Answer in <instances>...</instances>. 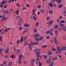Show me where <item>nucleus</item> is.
<instances>
[{
    "instance_id": "obj_1",
    "label": "nucleus",
    "mask_w": 66,
    "mask_h": 66,
    "mask_svg": "<svg viewBox=\"0 0 66 66\" xmlns=\"http://www.w3.org/2000/svg\"><path fill=\"white\" fill-rule=\"evenodd\" d=\"M57 51L56 52L55 54H59L61 52V48L59 47H57Z\"/></svg>"
},
{
    "instance_id": "obj_2",
    "label": "nucleus",
    "mask_w": 66,
    "mask_h": 66,
    "mask_svg": "<svg viewBox=\"0 0 66 66\" xmlns=\"http://www.w3.org/2000/svg\"><path fill=\"white\" fill-rule=\"evenodd\" d=\"M35 52L37 54V56H38V55H40V50L39 49H36V51Z\"/></svg>"
},
{
    "instance_id": "obj_3",
    "label": "nucleus",
    "mask_w": 66,
    "mask_h": 66,
    "mask_svg": "<svg viewBox=\"0 0 66 66\" xmlns=\"http://www.w3.org/2000/svg\"><path fill=\"white\" fill-rule=\"evenodd\" d=\"M40 55H38V56H37V55H36V57H38L37 58V61H38V62H39V60L41 59L42 58V56H39Z\"/></svg>"
},
{
    "instance_id": "obj_4",
    "label": "nucleus",
    "mask_w": 66,
    "mask_h": 66,
    "mask_svg": "<svg viewBox=\"0 0 66 66\" xmlns=\"http://www.w3.org/2000/svg\"><path fill=\"white\" fill-rule=\"evenodd\" d=\"M61 50L62 51H64L65 50H66V47L63 46L61 48Z\"/></svg>"
},
{
    "instance_id": "obj_5",
    "label": "nucleus",
    "mask_w": 66,
    "mask_h": 66,
    "mask_svg": "<svg viewBox=\"0 0 66 66\" xmlns=\"http://www.w3.org/2000/svg\"><path fill=\"white\" fill-rule=\"evenodd\" d=\"M22 57H23V56H22V55L21 54H20L19 56V60H22Z\"/></svg>"
},
{
    "instance_id": "obj_6",
    "label": "nucleus",
    "mask_w": 66,
    "mask_h": 66,
    "mask_svg": "<svg viewBox=\"0 0 66 66\" xmlns=\"http://www.w3.org/2000/svg\"><path fill=\"white\" fill-rule=\"evenodd\" d=\"M24 27H29L30 26V25L28 24L27 23H26L24 24Z\"/></svg>"
},
{
    "instance_id": "obj_7",
    "label": "nucleus",
    "mask_w": 66,
    "mask_h": 66,
    "mask_svg": "<svg viewBox=\"0 0 66 66\" xmlns=\"http://www.w3.org/2000/svg\"><path fill=\"white\" fill-rule=\"evenodd\" d=\"M62 29L64 31L66 32V26H65L62 28Z\"/></svg>"
},
{
    "instance_id": "obj_8",
    "label": "nucleus",
    "mask_w": 66,
    "mask_h": 66,
    "mask_svg": "<svg viewBox=\"0 0 66 66\" xmlns=\"http://www.w3.org/2000/svg\"><path fill=\"white\" fill-rule=\"evenodd\" d=\"M48 55H51V53H52L51 51V50H50V51H49L48 52Z\"/></svg>"
},
{
    "instance_id": "obj_9",
    "label": "nucleus",
    "mask_w": 66,
    "mask_h": 66,
    "mask_svg": "<svg viewBox=\"0 0 66 66\" xmlns=\"http://www.w3.org/2000/svg\"><path fill=\"white\" fill-rule=\"evenodd\" d=\"M53 22V21L52 20L51 21H49V23H48L49 25H50L51 24V23H52Z\"/></svg>"
},
{
    "instance_id": "obj_10",
    "label": "nucleus",
    "mask_w": 66,
    "mask_h": 66,
    "mask_svg": "<svg viewBox=\"0 0 66 66\" xmlns=\"http://www.w3.org/2000/svg\"><path fill=\"white\" fill-rule=\"evenodd\" d=\"M42 57L43 58H45V59H46L47 58L48 56L46 55H44L42 56Z\"/></svg>"
},
{
    "instance_id": "obj_11",
    "label": "nucleus",
    "mask_w": 66,
    "mask_h": 66,
    "mask_svg": "<svg viewBox=\"0 0 66 66\" xmlns=\"http://www.w3.org/2000/svg\"><path fill=\"white\" fill-rule=\"evenodd\" d=\"M48 4L50 6L53 7V5L52 4V3H48Z\"/></svg>"
},
{
    "instance_id": "obj_12",
    "label": "nucleus",
    "mask_w": 66,
    "mask_h": 66,
    "mask_svg": "<svg viewBox=\"0 0 66 66\" xmlns=\"http://www.w3.org/2000/svg\"><path fill=\"white\" fill-rule=\"evenodd\" d=\"M22 22L19 21L18 23L19 26H21L22 24Z\"/></svg>"
},
{
    "instance_id": "obj_13",
    "label": "nucleus",
    "mask_w": 66,
    "mask_h": 66,
    "mask_svg": "<svg viewBox=\"0 0 66 66\" xmlns=\"http://www.w3.org/2000/svg\"><path fill=\"white\" fill-rule=\"evenodd\" d=\"M6 19H7V18H6V17H5L3 18H2V21H4V20H5Z\"/></svg>"
},
{
    "instance_id": "obj_14",
    "label": "nucleus",
    "mask_w": 66,
    "mask_h": 66,
    "mask_svg": "<svg viewBox=\"0 0 66 66\" xmlns=\"http://www.w3.org/2000/svg\"><path fill=\"white\" fill-rule=\"evenodd\" d=\"M51 60L50 59H48L46 61V62L47 63H49L50 62Z\"/></svg>"
},
{
    "instance_id": "obj_15",
    "label": "nucleus",
    "mask_w": 66,
    "mask_h": 66,
    "mask_svg": "<svg viewBox=\"0 0 66 66\" xmlns=\"http://www.w3.org/2000/svg\"><path fill=\"white\" fill-rule=\"evenodd\" d=\"M2 51H3V49L2 48H0V54H2Z\"/></svg>"
},
{
    "instance_id": "obj_16",
    "label": "nucleus",
    "mask_w": 66,
    "mask_h": 66,
    "mask_svg": "<svg viewBox=\"0 0 66 66\" xmlns=\"http://www.w3.org/2000/svg\"><path fill=\"white\" fill-rule=\"evenodd\" d=\"M62 6H63V4H60V5H59V8H61V7H62Z\"/></svg>"
},
{
    "instance_id": "obj_17",
    "label": "nucleus",
    "mask_w": 66,
    "mask_h": 66,
    "mask_svg": "<svg viewBox=\"0 0 66 66\" xmlns=\"http://www.w3.org/2000/svg\"><path fill=\"white\" fill-rule=\"evenodd\" d=\"M9 50V49L7 48L5 51V53H8V51Z\"/></svg>"
},
{
    "instance_id": "obj_18",
    "label": "nucleus",
    "mask_w": 66,
    "mask_h": 66,
    "mask_svg": "<svg viewBox=\"0 0 66 66\" xmlns=\"http://www.w3.org/2000/svg\"><path fill=\"white\" fill-rule=\"evenodd\" d=\"M15 57V56L13 55H12L10 56V58H12V59H14Z\"/></svg>"
},
{
    "instance_id": "obj_19",
    "label": "nucleus",
    "mask_w": 66,
    "mask_h": 66,
    "mask_svg": "<svg viewBox=\"0 0 66 66\" xmlns=\"http://www.w3.org/2000/svg\"><path fill=\"white\" fill-rule=\"evenodd\" d=\"M35 40H36V41H37V42H39V38H36V39H35Z\"/></svg>"
},
{
    "instance_id": "obj_20",
    "label": "nucleus",
    "mask_w": 66,
    "mask_h": 66,
    "mask_svg": "<svg viewBox=\"0 0 66 66\" xmlns=\"http://www.w3.org/2000/svg\"><path fill=\"white\" fill-rule=\"evenodd\" d=\"M57 59V57H54L52 59V60L53 61H54L55 60H56V59Z\"/></svg>"
},
{
    "instance_id": "obj_21",
    "label": "nucleus",
    "mask_w": 66,
    "mask_h": 66,
    "mask_svg": "<svg viewBox=\"0 0 66 66\" xmlns=\"http://www.w3.org/2000/svg\"><path fill=\"white\" fill-rule=\"evenodd\" d=\"M19 21L22 22H23V20H22V18H20V19Z\"/></svg>"
},
{
    "instance_id": "obj_22",
    "label": "nucleus",
    "mask_w": 66,
    "mask_h": 66,
    "mask_svg": "<svg viewBox=\"0 0 66 66\" xmlns=\"http://www.w3.org/2000/svg\"><path fill=\"white\" fill-rule=\"evenodd\" d=\"M52 50H53V51H56V50L54 48H52Z\"/></svg>"
},
{
    "instance_id": "obj_23",
    "label": "nucleus",
    "mask_w": 66,
    "mask_h": 66,
    "mask_svg": "<svg viewBox=\"0 0 66 66\" xmlns=\"http://www.w3.org/2000/svg\"><path fill=\"white\" fill-rule=\"evenodd\" d=\"M40 11H41L42 14H43V13H44V12H45V11H44V10L43 9L41 10Z\"/></svg>"
},
{
    "instance_id": "obj_24",
    "label": "nucleus",
    "mask_w": 66,
    "mask_h": 66,
    "mask_svg": "<svg viewBox=\"0 0 66 66\" xmlns=\"http://www.w3.org/2000/svg\"><path fill=\"white\" fill-rule=\"evenodd\" d=\"M55 1L56 2L57 1V2L58 3H60L61 2V0H55Z\"/></svg>"
},
{
    "instance_id": "obj_25",
    "label": "nucleus",
    "mask_w": 66,
    "mask_h": 66,
    "mask_svg": "<svg viewBox=\"0 0 66 66\" xmlns=\"http://www.w3.org/2000/svg\"><path fill=\"white\" fill-rule=\"evenodd\" d=\"M38 65L39 66H40L42 65V63H41L40 62H39Z\"/></svg>"
},
{
    "instance_id": "obj_26",
    "label": "nucleus",
    "mask_w": 66,
    "mask_h": 66,
    "mask_svg": "<svg viewBox=\"0 0 66 66\" xmlns=\"http://www.w3.org/2000/svg\"><path fill=\"white\" fill-rule=\"evenodd\" d=\"M53 62H52L50 63V66H53Z\"/></svg>"
},
{
    "instance_id": "obj_27",
    "label": "nucleus",
    "mask_w": 66,
    "mask_h": 66,
    "mask_svg": "<svg viewBox=\"0 0 66 66\" xmlns=\"http://www.w3.org/2000/svg\"><path fill=\"white\" fill-rule=\"evenodd\" d=\"M60 22L61 23H64V22H65V21L64 20L60 21Z\"/></svg>"
},
{
    "instance_id": "obj_28",
    "label": "nucleus",
    "mask_w": 66,
    "mask_h": 66,
    "mask_svg": "<svg viewBox=\"0 0 66 66\" xmlns=\"http://www.w3.org/2000/svg\"><path fill=\"white\" fill-rule=\"evenodd\" d=\"M58 28H59V26H58L57 25H56L55 27V29H57Z\"/></svg>"
},
{
    "instance_id": "obj_29",
    "label": "nucleus",
    "mask_w": 66,
    "mask_h": 66,
    "mask_svg": "<svg viewBox=\"0 0 66 66\" xmlns=\"http://www.w3.org/2000/svg\"><path fill=\"white\" fill-rule=\"evenodd\" d=\"M30 45H34V43L33 42H30Z\"/></svg>"
},
{
    "instance_id": "obj_30",
    "label": "nucleus",
    "mask_w": 66,
    "mask_h": 66,
    "mask_svg": "<svg viewBox=\"0 0 66 66\" xmlns=\"http://www.w3.org/2000/svg\"><path fill=\"white\" fill-rule=\"evenodd\" d=\"M12 65V62H10L9 64V66H11Z\"/></svg>"
},
{
    "instance_id": "obj_31",
    "label": "nucleus",
    "mask_w": 66,
    "mask_h": 66,
    "mask_svg": "<svg viewBox=\"0 0 66 66\" xmlns=\"http://www.w3.org/2000/svg\"><path fill=\"white\" fill-rule=\"evenodd\" d=\"M50 17L48 16L46 18V20H49V19H50Z\"/></svg>"
},
{
    "instance_id": "obj_32",
    "label": "nucleus",
    "mask_w": 66,
    "mask_h": 66,
    "mask_svg": "<svg viewBox=\"0 0 66 66\" xmlns=\"http://www.w3.org/2000/svg\"><path fill=\"white\" fill-rule=\"evenodd\" d=\"M55 43L56 44L57 43V39L56 38L55 39Z\"/></svg>"
},
{
    "instance_id": "obj_33",
    "label": "nucleus",
    "mask_w": 66,
    "mask_h": 66,
    "mask_svg": "<svg viewBox=\"0 0 66 66\" xmlns=\"http://www.w3.org/2000/svg\"><path fill=\"white\" fill-rule=\"evenodd\" d=\"M51 43H54V40L53 39H52L51 40Z\"/></svg>"
},
{
    "instance_id": "obj_34",
    "label": "nucleus",
    "mask_w": 66,
    "mask_h": 66,
    "mask_svg": "<svg viewBox=\"0 0 66 66\" xmlns=\"http://www.w3.org/2000/svg\"><path fill=\"white\" fill-rule=\"evenodd\" d=\"M33 18L35 20H36L37 19L36 18V17L34 16V17Z\"/></svg>"
},
{
    "instance_id": "obj_35",
    "label": "nucleus",
    "mask_w": 66,
    "mask_h": 66,
    "mask_svg": "<svg viewBox=\"0 0 66 66\" xmlns=\"http://www.w3.org/2000/svg\"><path fill=\"white\" fill-rule=\"evenodd\" d=\"M34 17V15H31L30 16V19H32V18H33Z\"/></svg>"
},
{
    "instance_id": "obj_36",
    "label": "nucleus",
    "mask_w": 66,
    "mask_h": 66,
    "mask_svg": "<svg viewBox=\"0 0 66 66\" xmlns=\"http://www.w3.org/2000/svg\"><path fill=\"white\" fill-rule=\"evenodd\" d=\"M49 12L50 14H52V13H53V11L50 10L49 11Z\"/></svg>"
},
{
    "instance_id": "obj_37",
    "label": "nucleus",
    "mask_w": 66,
    "mask_h": 66,
    "mask_svg": "<svg viewBox=\"0 0 66 66\" xmlns=\"http://www.w3.org/2000/svg\"><path fill=\"white\" fill-rule=\"evenodd\" d=\"M27 44H28V43H27V42H26L24 43V46H26V45H27Z\"/></svg>"
},
{
    "instance_id": "obj_38",
    "label": "nucleus",
    "mask_w": 66,
    "mask_h": 66,
    "mask_svg": "<svg viewBox=\"0 0 66 66\" xmlns=\"http://www.w3.org/2000/svg\"><path fill=\"white\" fill-rule=\"evenodd\" d=\"M36 35L37 37H39V35L38 34H36Z\"/></svg>"
},
{
    "instance_id": "obj_39",
    "label": "nucleus",
    "mask_w": 66,
    "mask_h": 66,
    "mask_svg": "<svg viewBox=\"0 0 66 66\" xmlns=\"http://www.w3.org/2000/svg\"><path fill=\"white\" fill-rule=\"evenodd\" d=\"M20 42V41L19 40H18L17 41V44H19Z\"/></svg>"
},
{
    "instance_id": "obj_40",
    "label": "nucleus",
    "mask_w": 66,
    "mask_h": 66,
    "mask_svg": "<svg viewBox=\"0 0 66 66\" xmlns=\"http://www.w3.org/2000/svg\"><path fill=\"white\" fill-rule=\"evenodd\" d=\"M35 59H33L31 61V62H35Z\"/></svg>"
},
{
    "instance_id": "obj_41",
    "label": "nucleus",
    "mask_w": 66,
    "mask_h": 66,
    "mask_svg": "<svg viewBox=\"0 0 66 66\" xmlns=\"http://www.w3.org/2000/svg\"><path fill=\"white\" fill-rule=\"evenodd\" d=\"M19 29H20V30H22V29H23V28H22V27H19Z\"/></svg>"
},
{
    "instance_id": "obj_42",
    "label": "nucleus",
    "mask_w": 66,
    "mask_h": 66,
    "mask_svg": "<svg viewBox=\"0 0 66 66\" xmlns=\"http://www.w3.org/2000/svg\"><path fill=\"white\" fill-rule=\"evenodd\" d=\"M19 15H18L16 17V19H19Z\"/></svg>"
},
{
    "instance_id": "obj_43",
    "label": "nucleus",
    "mask_w": 66,
    "mask_h": 66,
    "mask_svg": "<svg viewBox=\"0 0 66 66\" xmlns=\"http://www.w3.org/2000/svg\"><path fill=\"white\" fill-rule=\"evenodd\" d=\"M39 25V24H38V23L37 22L36 24V26H37V27H38V26Z\"/></svg>"
},
{
    "instance_id": "obj_44",
    "label": "nucleus",
    "mask_w": 66,
    "mask_h": 66,
    "mask_svg": "<svg viewBox=\"0 0 66 66\" xmlns=\"http://www.w3.org/2000/svg\"><path fill=\"white\" fill-rule=\"evenodd\" d=\"M27 29L25 30V31H24L23 32V33H26V32H28V30H27Z\"/></svg>"
},
{
    "instance_id": "obj_45",
    "label": "nucleus",
    "mask_w": 66,
    "mask_h": 66,
    "mask_svg": "<svg viewBox=\"0 0 66 66\" xmlns=\"http://www.w3.org/2000/svg\"><path fill=\"white\" fill-rule=\"evenodd\" d=\"M34 37H35V38H37V37L36 36V34H35V35H34Z\"/></svg>"
},
{
    "instance_id": "obj_46",
    "label": "nucleus",
    "mask_w": 66,
    "mask_h": 66,
    "mask_svg": "<svg viewBox=\"0 0 66 66\" xmlns=\"http://www.w3.org/2000/svg\"><path fill=\"white\" fill-rule=\"evenodd\" d=\"M38 44V43L37 42H35L34 44L35 45H37Z\"/></svg>"
},
{
    "instance_id": "obj_47",
    "label": "nucleus",
    "mask_w": 66,
    "mask_h": 66,
    "mask_svg": "<svg viewBox=\"0 0 66 66\" xmlns=\"http://www.w3.org/2000/svg\"><path fill=\"white\" fill-rule=\"evenodd\" d=\"M12 0H9L8 2V3H10V2H12Z\"/></svg>"
},
{
    "instance_id": "obj_48",
    "label": "nucleus",
    "mask_w": 66,
    "mask_h": 66,
    "mask_svg": "<svg viewBox=\"0 0 66 66\" xmlns=\"http://www.w3.org/2000/svg\"><path fill=\"white\" fill-rule=\"evenodd\" d=\"M32 12L33 13H35V10L33 9L32 11Z\"/></svg>"
},
{
    "instance_id": "obj_49",
    "label": "nucleus",
    "mask_w": 66,
    "mask_h": 66,
    "mask_svg": "<svg viewBox=\"0 0 66 66\" xmlns=\"http://www.w3.org/2000/svg\"><path fill=\"white\" fill-rule=\"evenodd\" d=\"M3 6V4H1L0 5V7H2Z\"/></svg>"
},
{
    "instance_id": "obj_50",
    "label": "nucleus",
    "mask_w": 66,
    "mask_h": 66,
    "mask_svg": "<svg viewBox=\"0 0 66 66\" xmlns=\"http://www.w3.org/2000/svg\"><path fill=\"white\" fill-rule=\"evenodd\" d=\"M27 37H25L23 39H24V40H26V39H27Z\"/></svg>"
},
{
    "instance_id": "obj_51",
    "label": "nucleus",
    "mask_w": 66,
    "mask_h": 66,
    "mask_svg": "<svg viewBox=\"0 0 66 66\" xmlns=\"http://www.w3.org/2000/svg\"><path fill=\"white\" fill-rule=\"evenodd\" d=\"M43 37H40V40H41V41H42V40L43 39Z\"/></svg>"
},
{
    "instance_id": "obj_52",
    "label": "nucleus",
    "mask_w": 66,
    "mask_h": 66,
    "mask_svg": "<svg viewBox=\"0 0 66 66\" xmlns=\"http://www.w3.org/2000/svg\"><path fill=\"white\" fill-rule=\"evenodd\" d=\"M40 6H41L40 5H39L38 6L37 8L38 9H39L40 7Z\"/></svg>"
},
{
    "instance_id": "obj_53",
    "label": "nucleus",
    "mask_w": 66,
    "mask_h": 66,
    "mask_svg": "<svg viewBox=\"0 0 66 66\" xmlns=\"http://www.w3.org/2000/svg\"><path fill=\"white\" fill-rule=\"evenodd\" d=\"M50 35H53V33H52V32H50Z\"/></svg>"
},
{
    "instance_id": "obj_54",
    "label": "nucleus",
    "mask_w": 66,
    "mask_h": 66,
    "mask_svg": "<svg viewBox=\"0 0 66 66\" xmlns=\"http://www.w3.org/2000/svg\"><path fill=\"white\" fill-rule=\"evenodd\" d=\"M7 5H5L4 6V8H6L7 7Z\"/></svg>"
},
{
    "instance_id": "obj_55",
    "label": "nucleus",
    "mask_w": 66,
    "mask_h": 66,
    "mask_svg": "<svg viewBox=\"0 0 66 66\" xmlns=\"http://www.w3.org/2000/svg\"><path fill=\"white\" fill-rule=\"evenodd\" d=\"M37 31V30H36V29H35L34 30V32H35V33H36Z\"/></svg>"
},
{
    "instance_id": "obj_56",
    "label": "nucleus",
    "mask_w": 66,
    "mask_h": 66,
    "mask_svg": "<svg viewBox=\"0 0 66 66\" xmlns=\"http://www.w3.org/2000/svg\"><path fill=\"white\" fill-rule=\"evenodd\" d=\"M20 52V50H18L17 51V52H16L17 53H18L19 52Z\"/></svg>"
},
{
    "instance_id": "obj_57",
    "label": "nucleus",
    "mask_w": 66,
    "mask_h": 66,
    "mask_svg": "<svg viewBox=\"0 0 66 66\" xmlns=\"http://www.w3.org/2000/svg\"><path fill=\"white\" fill-rule=\"evenodd\" d=\"M6 61H5L4 62V65H5V64H6Z\"/></svg>"
},
{
    "instance_id": "obj_58",
    "label": "nucleus",
    "mask_w": 66,
    "mask_h": 66,
    "mask_svg": "<svg viewBox=\"0 0 66 66\" xmlns=\"http://www.w3.org/2000/svg\"><path fill=\"white\" fill-rule=\"evenodd\" d=\"M18 12H19V10H18L15 12V13H18Z\"/></svg>"
},
{
    "instance_id": "obj_59",
    "label": "nucleus",
    "mask_w": 66,
    "mask_h": 66,
    "mask_svg": "<svg viewBox=\"0 0 66 66\" xmlns=\"http://www.w3.org/2000/svg\"><path fill=\"white\" fill-rule=\"evenodd\" d=\"M50 38V37L49 36H47L46 37L47 39H48V38Z\"/></svg>"
},
{
    "instance_id": "obj_60",
    "label": "nucleus",
    "mask_w": 66,
    "mask_h": 66,
    "mask_svg": "<svg viewBox=\"0 0 66 66\" xmlns=\"http://www.w3.org/2000/svg\"><path fill=\"white\" fill-rule=\"evenodd\" d=\"M26 6H27V7H29V4H27Z\"/></svg>"
},
{
    "instance_id": "obj_61",
    "label": "nucleus",
    "mask_w": 66,
    "mask_h": 66,
    "mask_svg": "<svg viewBox=\"0 0 66 66\" xmlns=\"http://www.w3.org/2000/svg\"><path fill=\"white\" fill-rule=\"evenodd\" d=\"M16 5H17V6L18 7V6H19V4L18 3H17L16 4Z\"/></svg>"
},
{
    "instance_id": "obj_62",
    "label": "nucleus",
    "mask_w": 66,
    "mask_h": 66,
    "mask_svg": "<svg viewBox=\"0 0 66 66\" xmlns=\"http://www.w3.org/2000/svg\"><path fill=\"white\" fill-rule=\"evenodd\" d=\"M64 26V25L63 24H62L61 25V27H63V26Z\"/></svg>"
},
{
    "instance_id": "obj_63",
    "label": "nucleus",
    "mask_w": 66,
    "mask_h": 66,
    "mask_svg": "<svg viewBox=\"0 0 66 66\" xmlns=\"http://www.w3.org/2000/svg\"><path fill=\"white\" fill-rule=\"evenodd\" d=\"M29 48L30 49H32V47L29 46Z\"/></svg>"
},
{
    "instance_id": "obj_64",
    "label": "nucleus",
    "mask_w": 66,
    "mask_h": 66,
    "mask_svg": "<svg viewBox=\"0 0 66 66\" xmlns=\"http://www.w3.org/2000/svg\"><path fill=\"white\" fill-rule=\"evenodd\" d=\"M63 39H66V36L64 37H63Z\"/></svg>"
}]
</instances>
